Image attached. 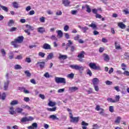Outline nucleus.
I'll return each instance as SVG.
<instances>
[{"mask_svg": "<svg viewBox=\"0 0 129 129\" xmlns=\"http://www.w3.org/2000/svg\"><path fill=\"white\" fill-rule=\"evenodd\" d=\"M24 40V37L22 36H19L15 39L14 41L11 42V45L14 46V48H19L20 47V45L19 44H21L23 42Z\"/></svg>", "mask_w": 129, "mask_h": 129, "instance_id": "obj_1", "label": "nucleus"}, {"mask_svg": "<svg viewBox=\"0 0 129 129\" xmlns=\"http://www.w3.org/2000/svg\"><path fill=\"white\" fill-rule=\"evenodd\" d=\"M70 67L72 68V69L79 70V71H83V70H84L83 67L79 66L78 64L71 65Z\"/></svg>", "mask_w": 129, "mask_h": 129, "instance_id": "obj_2", "label": "nucleus"}, {"mask_svg": "<svg viewBox=\"0 0 129 129\" xmlns=\"http://www.w3.org/2000/svg\"><path fill=\"white\" fill-rule=\"evenodd\" d=\"M89 66L91 69H93L94 70H101L100 66H96L95 63L91 62L89 64Z\"/></svg>", "mask_w": 129, "mask_h": 129, "instance_id": "obj_3", "label": "nucleus"}, {"mask_svg": "<svg viewBox=\"0 0 129 129\" xmlns=\"http://www.w3.org/2000/svg\"><path fill=\"white\" fill-rule=\"evenodd\" d=\"M55 81L56 83H62L63 84H66V79L64 78L55 77Z\"/></svg>", "mask_w": 129, "mask_h": 129, "instance_id": "obj_4", "label": "nucleus"}, {"mask_svg": "<svg viewBox=\"0 0 129 129\" xmlns=\"http://www.w3.org/2000/svg\"><path fill=\"white\" fill-rule=\"evenodd\" d=\"M70 117L71 119V122H78L79 121V117H73L72 113H70Z\"/></svg>", "mask_w": 129, "mask_h": 129, "instance_id": "obj_5", "label": "nucleus"}, {"mask_svg": "<svg viewBox=\"0 0 129 129\" xmlns=\"http://www.w3.org/2000/svg\"><path fill=\"white\" fill-rule=\"evenodd\" d=\"M10 84V81L7 80V81L4 82V90L5 91H8L9 89V85Z\"/></svg>", "mask_w": 129, "mask_h": 129, "instance_id": "obj_6", "label": "nucleus"}, {"mask_svg": "<svg viewBox=\"0 0 129 129\" xmlns=\"http://www.w3.org/2000/svg\"><path fill=\"white\" fill-rule=\"evenodd\" d=\"M62 4L64 7H69L71 2L69 0H62Z\"/></svg>", "mask_w": 129, "mask_h": 129, "instance_id": "obj_7", "label": "nucleus"}, {"mask_svg": "<svg viewBox=\"0 0 129 129\" xmlns=\"http://www.w3.org/2000/svg\"><path fill=\"white\" fill-rule=\"evenodd\" d=\"M27 128L28 129H36L38 128V123L34 122L32 124V125L29 126Z\"/></svg>", "mask_w": 129, "mask_h": 129, "instance_id": "obj_8", "label": "nucleus"}, {"mask_svg": "<svg viewBox=\"0 0 129 129\" xmlns=\"http://www.w3.org/2000/svg\"><path fill=\"white\" fill-rule=\"evenodd\" d=\"M93 85H97L99 83V80L97 78H94L92 80Z\"/></svg>", "mask_w": 129, "mask_h": 129, "instance_id": "obj_9", "label": "nucleus"}, {"mask_svg": "<svg viewBox=\"0 0 129 129\" xmlns=\"http://www.w3.org/2000/svg\"><path fill=\"white\" fill-rule=\"evenodd\" d=\"M43 49H45V50H50L51 45H50L48 43H44L42 46Z\"/></svg>", "mask_w": 129, "mask_h": 129, "instance_id": "obj_10", "label": "nucleus"}, {"mask_svg": "<svg viewBox=\"0 0 129 129\" xmlns=\"http://www.w3.org/2000/svg\"><path fill=\"white\" fill-rule=\"evenodd\" d=\"M77 90H78V87H70L69 89L70 92H75V91H77Z\"/></svg>", "mask_w": 129, "mask_h": 129, "instance_id": "obj_11", "label": "nucleus"}, {"mask_svg": "<svg viewBox=\"0 0 129 129\" xmlns=\"http://www.w3.org/2000/svg\"><path fill=\"white\" fill-rule=\"evenodd\" d=\"M37 32L40 34H43L46 32V30L43 27H39L37 28Z\"/></svg>", "mask_w": 129, "mask_h": 129, "instance_id": "obj_12", "label": "nucleus"}, {"mask_svg": "<svg viewBox=\"0 0 129 129\" xmlns=\"http://www.w3.org/2000/svg\"><path fill=\"white\" fill-rule=\"evenodd\" d=\"M103 58H104V60L106 61V62H108V61H109V56L106 54V53H104L103 54Z\"/></svg>", "mask_w": 129, "mask_h": 129, "instance_id": "obj_13", "label": "nucleus"}, {"mask_svg": "<svg viewBox=\"0 0 129 129\" xmlns=\"http://www.w3.org/2000/svg\"><path fill=\"white\" fill-rule=\"evenodd\" d=\"M37 64H39L40 69H44L45 68V62H38Z\"/></svg>", "mask_w": 129, "mask_h": 129, "instance_id": "obj_14", "label": "nucleus"}, {"mask_svg": "<svg viewBox=\"0 0 129 129\" xmlns=\"http://www.w3.org/2000/svg\"><path fill=\"white\" fill-rule=\"evenodd\" d=\"M118 26L119 28L121 29H125V27H126L124 24L122 22H119L118 23Z\"/></svg>", "mask_w": 129, "mask_h": 129, "instance_id": "obj_15", "label": "nucleus"}, {"mask_svg": "<svg viewBox=\"0 0 129 129\" xmlns=\"http://www.w3.org/2000/svg\"><path fill=\"white\" fill-rule=\"evenodd\" d=\"M82 129H87V125H88V123H86L85 121H83L82 122Z\"/></svg>", "mask_w": 129, "mask_h": 129, "instance_id": "obj_16", "label": "nucleus"}, {"mask_svg": "<svg viewBox=\"0 0 129 129\" xmlns=\"http://www.w3.org/2000/svg\"><path fill=\"white\" fill-rule=\"evenodd\" d=\"M9 111L10 114L14 115L16 113V112L14 110V107H10Z\"/></svg>", "mask_w": 129, "mask_h": 129, "instance_id": "obj_17", "label": "nucleus"}, {"mask_svg": "<svg viewBox=\"0 0 129 129\" xmlns=\"http://www.w3.org/2000/svg\"><path fill=\"white\" fill-rule=\"evenodd\" d=\"M6 97H7V95L6 94V93L4 92L1 95L0 92V99H2V100H5Z\"/></svg>", "mask_w": 129, "mask_h": 129, "instance_id": "obj_18", "label": "nucleus"}, {"mask_svg": "<svg viewBox=\"0 0 129 129\" xmlns=\"http://www.w3.org/2000/svg\"><path fill=\"white\" fill-rule=\"evenodd\" d=\"M9 58L10 59V60H12V59H14V52L13 51H10L9 54Z\"/></svg>", "mask_w": 129, "mask_h": 129, "instance_id": "obj_19", "label": "nucleus"}, {"mask_svg": "<svg viewBox=\"0 0 129 129\" xmlns=\"http://www.w3.org/2000/svg\"><path fill=\"white\" fill-rule=\"evenodd\" d=\"M48 106H55L56 105V102H53L52 101H49L48 104Z\"/></svg>", "mask_w": 129, "mask_h": 129, "instance_id": "obj_20", "label": "nucleus"}, {"mask_svg": "<svg viewBox=\"0 0 129 129\" xmlns=\"http://www.w3.org/2000/svg\"><path fill=\"white\" fill-rule=\"evenodd\" d=\"M15 22L14 20H10L8 22L7 25L9 27H12L13 25L14 24Z\"/></svg>", "mask_w": 129, "mask_h": 129, "instance_id": "obj_21", "label": "nucleus"}, {"mask_svg": "<svg viewBox=\"0 0 129 129\" xmlns=\"http://www.w3.org/2000/svg\"><path fill=\"white\" fill-rule=\"evenodd\" d=\"M58 36L59 38H62L63 37V32L61 30L56 31Z\"/></svg>", "mask_w": 129, "mask_h": 129, "instance_id": "obj_22", "label": "nucleus"}, {"mask_svg": "<svg viewBox=\"0 0 129 129\" xmlns=\"http://www.w3.org/2000/svg\"><path fill=\"white\" fill-rule=\"evenodd\" d=\"M1 8L4 11V12H6V13H8L9 12V8H8V7L4 6H1Z\"/></svg>", "mask_w": 129, "mask_h": 129, "instance_id": "obj_23", "label": "nucleus"}, {"mask_svg": "<svg viewBox=\"0 0 129 129\" xmlns=\"http://www.w3.org/2000/svg\"><path fill=\"white\" fill-rule=\"evenodd\" d=\"M49 118L53 119V120H55V119H57L58 120L59 118L57 117V116L55 115H51L49 116Z\"/></svg>", "mask_w": 129, "mask_h": 129, "instance_id": "obj_24", "label": "nucleus"}, {"mask_svg": "<svg viewBox=\"0 0 129 129\" xmlns=\"http://www.w3.org/2000/svg\"><path fill=\"white\" fill-rule=\"evenodd\" d=\"M53 56L54 54L53 53V52H51L48 55L47 59H48V60H51V59L53 58Z\"/></svg>", "mask_w": 129, "mask_h": 129, "instance_id": "obj_25", "label": "nucleus"}, {"mask_svg": "<svg viewBox=\"0 0 129 129\" xmlns=\"http://www.w3.org/2000/svg\"><path fill=\"white\" fill-rule=\"evenodd\" d=\"M12 5L14 9H19V8H20V6H19V4L17 2H13L12 3Z\"/></svg>", "mask_w": 129, "mask_h": 129, "instance_id": "obj_26", "label": "nucleus"}, {"mask_svg": "<svg viewBox=\"0 0 129 129\" xmlns=\"http://www.w3.org/2000/svg\"><path fill=\"white\" fill-rule=\"evenodd\" d=\"M21 107L22 108H26V109H28V110H31V107H29L28 105H22Z\"/></svg>", "mask_w": 129, "mask_h": 129, "instance_id": "obj_27", "label": "nucleus"}, {"mask_svg": "<svg viewBox=\"0 0 129 129\" xmlns=\"http://www.w3.org/2000/svg\"><path fill=\"white\" fill-rule=\"evenodd\" d=\"M78 58H84V51H82L78 55Z\"/></svg>", "mask_w": 129, "mask_h": 129, "instance_id": "obj_28", "label": "nucleus"}, {"mask_svg": "<svg viewBox=\"0 0 129 129\" xmlns=\"http://www.w3.org/2000/svg\"><path fill=\"white\" fill-rule=\"evenodd\" d=\"M14 69H15V70H21L22 69V67L20 64H16L14 66Z\"/></svg>", "mask_w": 129, "mask_h": 129, "instance_id": "obj_29", "label": "nucleus"}, {"mask_svg": "<svg viewBox=\"0 0 129 129\" xmlns=\"http://www.w3.org/2000/svg\"><path fill=\"white\" fill-rule=\"evenodd\" d=\"M89 27H91V28H92L93 30H95V29L97 28L96 25L93 23H92L91 24H90Z\"/></svg>", "mask_w": 129, "mask_h": 129, "instance_id": "obj_30", "label": "nucleus"}, {"mask_svg": "<svg viewBox=\"0 0 129 129\" xmlns=\"http://www.w3.org/2000/svg\"><path fill=\"white\" fill-rule=\"evenodd\" d=\"M68 56L67 55H61V54H59V58L62 59L63 60H65V59H67Z\"/></svg>", "mask_w": 129, "mask_h": 129, "instance_id": "obj_31", "label": "nucleus"}, {"mask_svg": "<svg viewBox=\"0 0 129 129\" xmlns=\"http://www.w3.org/2000/svg\"><path fill=\"white\" fill-rule=\"evenodd\" d=\"M1 54L3 57H5L6 55L7 54V52H6V50H5V49L2 48L1 50Z\"/></svg>", "mask_w": 129, "mask_h": 129, "instance_id": "obj_32", "label": "nucleus"}, {"mask_svg": "<svg viewBox=\"0 0 129 129\" xmlns=\"http://www.w3.org/2000/svg\"><path fill=\"white\" fill-rule=\"evenodd\" d=\"M56 109H57L56 107H54L53 108H47V110H48V111H56Z\"/></svg>", "mask_w": 129, "mask_h": 129, "instance_id": "obj_33", "label": "nucleus"}, {"mask_svg": "<svg viewBox=\"0 0 129 129\" xmlns=\"http://www.w3.org/2000/svg\"><path fill=\"white\" fill-rule=\"evenodd\" d=\"M19 102H18V100H13L10 103L11 105H16L18 104Z\"/></svg>", "mask_w": 129, "mask_h": 129, "instance_id": "obj_34", "label": "nucleus"}, {"mask_svg": "<svg viewBox=\"0 0 129 129\" xmlns=\"http://www.w3.org/2000/svg\"><path fill=\"white\" fill-rule=\"evenodd\" d=\"M23 109L21 108H17L16 109V112H17L18 113H22V112L23 111Z\"/></svg>", "mask_w": 129, "mask_h": 129, "instance_id": "obj_35", "label": "nucleus"}, {"mask_svg": "<svg viewBox=\"0 0 129 129\" xmlns=\"http://www.w3.org/2000/svg\"><path fill=\"white\" fill-rule=\"evenodd\" d=\"M120 119H121V117H120V116L117 117L116 120H115V123H119L120 122Z\"/></svg>", "mask_w": 129, "mask_h": 129, "instance_id": "obj_36", "label": "nucleus"}, {"mask_svg": "<svg viewBox=\"0 0 129 129\" xmlns=\"http://www.w3.org/2000/svg\"><path fill=\"white\" fill-rule=\"evenodd\" d=\"M50 39H51V40H52L53 41H58V39L57 38V37H56L55 35H51V36L50 37Z\"/></svg>", "mask_w": 129, "mask_h": 129, "instance_id": "obj_37", "label": "nucleus"}, {"mask_svg": "<svg viewBox=\"0 0 129 129\" xmlns=\"http://www.w3.org/2000/svg\"><path fill=\"white\" fill-rule=\"evenodd\" d=\"M68 78H71V79H73L74 78V74L71 73L67 75Z\"/></svg>", "mask_w": 129, "mask_h": 129, "instance_id": "obj_38", "label": "nucleus"}, {"mask_svg": "<svg viewBox=\"0 0 129 129\" xmlns=\"http://www.w3.org/2000/svg\"><path fill=\"white\" fill-rule=\"evenodd\" d=\"M27 121H28V117H23L21 119V122H26Z\"/></svg>", "mask_w": 129, "mask_h": 129, "instance_id": "obj_39", "label": "nucleus"}, {"mask_svg": "<svg viewBox=\"0 0 129 129\" xmlns=\"http://www.w3.org/2000/svg\"><path fill=\"white\" fill-rule=\"evenodd\" d=\"M87 13H91V9L89 7V5H86Z\"/></svg>", "mask_w": 129, "mask_h": 129, "instance_id": "obj_40", "label": "nucleus"}, {"mask_svg": "<svg viewBox=\"0 0 129 129\" xmlns=\"http://www.w3.org/2000/svg\"><path fill=\"white\" fill-rule=\"evenodd\" d=\"M115 49L117 50H118V49H120V45L117 44V42H115Z\"/></svg>", "mask_w": 129, "mask_h": 129, "instance_id": "obj_41", "label": "nucleus"}, {"mask_svg": "<svg viewBox=\"0 0 129 129\" xmlns=\"http://www.w3.org/2000/svg\"><path fill=\"white\" fill-rule=\"evenodd\" d=\"M17 29V27H12L9 29V32H16Z\"/></svg>", "mask_w": 129, "mask_h": 129, "instance_id": "obj_42", "label": "nucleus"}, {"mask_svg": "<svg viewBox=\"0 0 129 129\" xmlns=\"http://www.w3.org/2000/svg\"><path fill=\"white\" fill-rule=\"evenodd\" d=\"M26 27L27 29H29V30H31V31H34V28L33 27V26H31L29 25H26Z\"/></svg>", "mask_w": 129, "mask_h": 129, "instance_id": "obj_43", "label": "nucleus"}, {"mask_svg": "<svg viewBox=\"0 0 129 129\" xmlns=\"http://www.w3.org/2000/svg\"><path fill=\"white\" fill-rule=\"evenodd\" d=\"M115 98V100H114L115 103L118 102V101H119V99L120 98V97H119V95H116Z\"/></svg>", "mask_w": 129, "mask_h": 129, "instance_id": "obj_44", "label": "nucleus"}, {"mask_svg": "<svg viewBox=\"0 0 129 129\" xmlns=\"http://www.w3.org/2000/svg\"><path fill=\"white\" fill-rule=\"evenodd\" d=\"M45 54L42 52H39L38 53V55L39 56V57H41L42 58H44L45 57Z\"/></svg>", "mask_w": 129, "mask_h": 129, "instance_id": "obj_45", "label": "nucleus"}, {"mask_svg": "<svg viewBox=\"0 0 129 129\" xmlns=\"http://www.w3.org/2000/svg\"><path fill=\"white\" fill-rule=\"evenodd\" d=\"M93 86L95 91H97V92L99 91V87H98V85H95Z\"/></svg>", "mask_w": 129, "mask_h": 129, "instance_id": "obj_46", "label": "nucleus"}, {"mask_svg": "<svg viewBox=\"0 0 129 129\" xmlns=\"http://www.w3.org/2000/svg\"><path fill=\"white\" fill-rule=\"evenodd\" d=\"M24 73L26 74L27 77H31V74L30 73V72H29V71H25Z\"/></svg>", "mask_w": 129, "mask_h": 129, "instance_id": "obj_47", "label": "nucleus"}, {"mask_svg": "<svg viewBox=\"0 0 129 129\" xmlns=\"http://www.w3.org/2000/svg\"><path fill=\"white\" fill-rule=\"evenodd\" d=\"M99 127H100V126L98 125L97 124H95L93 125L92 129H98Z\"/></svg>", "mask_w": 129, "mask_h": 129, "instance_id": "obj_48", "label": "nucleus"}, {"mask_svg": "<svg viewBox=\"0 0 129 129\" xmlns=\"http://www.w3.org/2000/svg\"><path fill=\"white\" fill-rule=\"evenodd\" d=\"M107 100L109 102H112L113 103H115V101H114V100L112 99V98H108Z\"/></svg>", "mask_w": 129, "mask_h": 129, "instance_id": "obj_49", "label": "nucleus"}, {"mask_svg": "<svg viewBox=\"0 0 129 129\" xmlns=\"http://www.w3.org/2000/svg\"><path fill=\"white\" fill-rule=\"evenodd\" d=\"M25 62H27V63H31V62H32V60L30 57H26L25 59Z\"/></svg>", "mask_w": 129, "mask_h": 129, "instance_id": "obj_50", "label": "nucleus"}, {"mask_svg": "<svg viewBox=\"0 0 129 129\" xmlns=\"http://www.w3.org/2000/svg\"><path fill=\"white\" fill-rule=\"evenodd\" d=\"M102 108H100V106L99 105H97L95 108V110L97 111H99V110H101Z\"/></svg>", "mask_w": 129, "mask_h": 129, "instance_id": "obj_51", "label": "nucleus"}, {"mask_svg": "<svg viewBox=\"0 0 129 129\" xmlns=\"http://www.w3.org/2000/svg\"><path fill=\"white\" fill-rule=\"evenodd\" d=\"M63 30L65 32H67L69 30V26L68 25H66L63 28Z\"/></svg>", "mask_w": 129, "mask_h": 129, "instance_id": "obj_52", "label": "nucleus"}, {"mask_svg": "<svg viewBox=\"0 0 129 129\" xmlns=\"http://www.w3.org/2000/svg\"><path fill=\"white\" fill-rule=\"evenodd\" d=\"M44 77H46V78H50V75L49 74V73H48V72L45 73L44 74Z\"/></svg>", "mask_w": 129, "mask_h": 129, "instance_id": "obj_53", "label": "nucleus"}, {"mask_svg": "<svg viewBox=\"0 0 129 129\" xmlns=\"http://www.w3.org/2000/svg\"><path fill=\"white\" fill-rule=\"evenodd\" d=\"M78 11L77 10H72L71 11L72 15H77Z\"/></svg>", "mask_w": 129, "mask_h": 129, "instance_id": "obj_54", "label": "nucleus"}, {"mask_svg": "<svg viewBox=\"0 0 129 129\" xmlns=\"http://www.w3.org/2000/svg\"><path fill=\"white\" fill-rule=\"evenodd\" d=\"M65 91V89H58L57 92L58 93H63V92H64Z\"/></svg>", "mask_w": 129, "mask_h": 129, "instance_id": "obj_55", "label": "nucleus"}, {"mask_svg": "<svg viewBox=\"0 0 129 129\" xmlns=\"http://www.w3.org/2000/svg\"><path fill=\"white\" fill-rule=\"evenodd\" d=\"M15 59H18V60H21V59H23V56L22 55H19L17 56Z\"/></svg>", "mask_w": 129, "mask_h": 129, "instance_id": "obj_56", "label": "nucleus"}, {"mask_svg": "<svg viewBox=\"0 0 129 129\" xmlns=\"http://www.w3.org/2000/svg\"><path fill=\"white\" fill-rule=\"evenodd\" d=\"M109 110L110 112H113L114 109H113V106H110L109 107Z\"/></svg>", "mask_w": 129, "mask_h": 129, "instance_id": "obj_57", "label": "nucleus"}, {"mask_svg": "<svg viewBox=\"0 0 129 129\" xmlns=\"http://www.w3.org/2000/svg\"><path fill=\"white\" fill-rule=\"evenodd\" d=\"M32 120H34V118L32 116H29L27 117V121H32Z\"/></svg>", "mask_w": 129, "mask_h": 129, "instance_id": "obj_58", "label": "nucleus"}, {"mask_svg": "<svg viewBox=\"0 0 129 129\" xmlns=\"http://www.w3.org/2000/svg\"><path fill=\"white\" fill-rule=\"evenodd\" d=\"M64 37L65 38H66V39H70V35H69V34L66 33L64 34Z\"/></svg>", "mask_w": 129, "mask_h": 129, "instance_id": "obj_59", "label": "nucleus"}, {"mask_svg": "<svg viewBox=\"0 0 129 129\" xmlns=\"http://www.w3.org/2000/svg\"><path fill=\"white\" fill-rule=\"evenodd\" d=\"M100 112H99V114H100L101 115H104V109H102L100 110Z\"/></svg>", "mask_w": 129, "mask_h": 129, "instance_id": "obj_60", "label": "nucleus"}, {"mask_svg": "<svg viewBox=\"0 0 129 129\" xmlns=\"http://www.w3.org/2000/svg\"><path fill=\"white\" fill-rule=\"evenodd\" d=\"M39 20L41 23H45V17H42L39 19Z\"/></svg>", "mask_w": 129, "mask_h": 129, "instance_id": "obj_61", "label": "nucleus"}, {"mask_svg": "<svg viewBox=\"0 0 129 129\" xmlns=\"http://www.w3.org/2000/svg\"><path fill=\"white\" fill-rule=\"evenodd\" d=\"M68 43H67V46L68 47H70V46H71V45H72V44H73V43L72 42V41H71V40H68Z\"/></svg>", "mask_w": 129, "mask_h": 129, "instance_id": "obj_62", "label": "nucleus"}, {"mask_svg": "<svg viewBox=\"0 0 129 129\" xmlns=\"http://www.w3.org/2000/svg\"><path fill=\"white\" fill-rule=\"evenodd\" d=\"M123 74L124 75H125V76H129V72L127 71H125Z\"/></svg>", "mask_w": 129, "mask_h": 129, "instance_id": "obj_63", "label": "nucleus"}, {"mask_svg": "<svg viewBox=\"0 0 129 129\" xmlns=\"http://www.w3.org/2000/svg\"><path fill=\"white\" fill-rule=\"evenodd\" d=\"M39 97L41 98V99H45V95L40 94Z\"/></svg>", "mask_w": 129, "mask_h": 129, "instance_id": "obj_64", "label": "nucleus"}]
</instances>
